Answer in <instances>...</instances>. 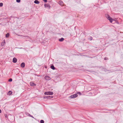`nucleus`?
Here are the masks:
<instances>
[{"label": "nucleus", "instance_id": "412c9836", "mask_svg": "<svg viewBox=\"0 0 123 123\" xmlns=\"http://www.w3.org/2000/svg\"><path fill=\"white\" fill-rule=\"evenodd\" d=\"M43 0V1L45 3L47 2V0Z\"/></svg>", "mask_w": 123, "mask_h": 123}, {"label": "nucleus", "instance_id": "aec40b11", "mask_svg": "<svg viewBox=\"0 0 123 123\" xmlns=\"http://www.w3.org/2000/svg\"><path fill=\"white\" fill-rule=\"evenodd\" d=\"M20 1V0H16V2L18 3H19Z\"/></svg>", "mask_w": 123, "mask_h": 123}, {"label": "nucleus", "instance_id": "7ed1b4c3", "mask_svg": "<svg viewBox=\"0 0 123 123\" xmlns=\"http://www.w3.org/2000/svg\"><path fill=\"white\" fill-rule=\"evenodd\" d=\"M78 96V95L77 94H75L71 95L70 96L71 98H76Z\"/></svg>", "mask_w": 123, "mask_h": 123}, {"label": "nucleus", "instance_id": "ddd939ff", "mask_svg": "<svg viewBox=\"0 0 123 123\" xmlns=\"http://www.w3.org/2000/svg\"><path fill=\"white\" fill-rule=\"evenodd\" d=\"M9 33H7L6 35V38H8L9 36Z\"/></svg>", "mask_w": 123, "mask_h": 123}, {"label": "nucleus", "instance_id": "5701e85b", "mask_svg": "<svg viewBox=\"0 0 123 123\" xmlns=\"http://www.w3.org/2000/svg\"><path fill=\"white\" fill-rule=\"evenodd\" d=\"M1 112V110L0 109V113Z\"/></svg>", "mask_w": 123, "mask_h": 123}, {"label": "nucleus", "instance_id": "9b49d317", "mask_svg": "<svg viewBox=\"0 0 123 123\" xmlns=\"http://www.w3.org/2000/svg\"><path fill=\"white\" fill-rule=\"evenodd\" d=\"M12 93V92L11 91H9L8 92L7 94L8 95H11Z\"/></svg>", "mask_w": 123, "mask_h": 123}, {"label": "nucleus", "instance_id": "39448f33", "mask_svg": "<svg viewBox=\"0 0 123 123\" xmlns=\"http://www.w3.org/2000/svg\"><path fill=\"white\" fill-rule=\"evenodd\" d=\"M58 3L59 5L61 6H63L64 4L63 2L61 0Z\"/></svg>", "mask_w": 123, "mask_h": 123}, {"label": "nucleus", "instance_id": "4be33fe9", "mask_svg": "<svg viewBox=\"0 0 123 123\" xmlns=\"http://www.w3.org/2000/svg\"><path fill=\"white\" fill-rule=\"evenodd\" d=\"M77 93L78 94H79L80 95L81 94V93L80 92H78Z\"/></svg>", "mask_w": 123, "mask_h": 123}, {"label": "nucleus", "instance_id": "9d476101", "mask_svg": "<svg viewBox=\"0 0 123 123\" xmlns=\"http://www.w3.org/2000/svg\"><path fill=\"white\" fill-rule=\"evenodd\" d=\"M50 68L53 70H54L55 69V68L53 65H51L50 66Z\"/></svg>", "mask_w": 123, "mask_h": 123}, {"label": "nucleus", "instance_id": "0eeeda50", "mask_svg": "<svg viewBox=\"0 0 123 123\" xmlns=\"http://www.w3.org/2000/svg\"><path fill=\"white\" fill-rule=\"evenodd\" d=\"M25 63L23 62L22 63H21V64L20 66H21V67L22 68H24V67L25 66Z\"/></svg>", "mask_w": 123, "mask_h": 123}, {"label": "nucleus", "instance_id": "f8f14e48", "mask_svg": "<svg viewBox=\"0 0 123 123\" xmlns=\"http://www.w3.org/2000/svg\"><path fill=\"white\" fill-rule=\"evenodd\" d=\"M53 97L52 96H48L46 97V98L48 99H50L53 98Z\"/></svg>", "mask_w": 123, "mask_h": 123}, {"label": "nucleus", "instance_id": "a878e982", "mask_svg": "<svg viewBox=\"0 0 123 123\" xmlns=\"http://www.w3.org/2000/svg\"><path fill=\"white\" fill-rule=\"evenodd\" d=\"M32 85H36L35 84H34V83H32Z\"/></svg>", "mask_w": 123, "mask_h": 123}, {"label": "nucleus", "instance_id": "f257e3e1", "mask_svg": "<svg viewBox=\"0 0 123 123\" xmlns=\"http://www.w3.org/2000/svg\"><path fill=\"white\" fill-rule=\"evenodd\" d=\"M105 16L110 21V22L112 23L113 20L110 17L109 15L108 14H106Z\"/></svg>", "mask_w": 123, "mask_h": 123}, {"label": "nucleus", "instance_id": "dca6fc26", "mask_svg": "<svg viewBox=\"0 0 123 123\" xmlns=\"http://www.w3.org/2000/svg\"><path fill=\"white\" fill-rule=\"evenodd\" d=\"M12 81V78L8 80V81L9 82H11Z\"/></svg>", "mask_w": 123, "mask_h": 123}, {"label": "nucleus", "instance_id": "f3484780", "mask_svg": "<svg viewBox=\"0 0 123 123\" xmlns=\"http://www.w3.org/2000/svg\"><path fill=\"white\" fill-rule=\"evenodd\" d=\"M3 4L2 3H0V7L2 6H3Z\"/></svg>", "mask_w": 123, "mask_h": 123}, {"label": "nucleus", "instance_id": "1a4fd4ad", "mask_svg": "<svg viewBox=\"0 0 123 123\" xmlns=\"http://www.w3.org/2000/svg\"><path fill=\"white\" fill-rule=\"evenodd\" d=\"M64 40V38L63 37H62L61 38L59 39V41L60 42H62Z\"/></svg>", "mask_w": 123, "mask_h": 123}, {"label": "nucleus", "instance_id": "20e7f679", "mask_svg": "<svg viewBox=\"0 0 123 123\" xmlns=\"http://www.w3.org/2000/svg\"><path fill=\"white\" fill-rule=\"evenodd\" d=\"M45 78L47 80H49L51 79L50 77L48 76H45Z\"/></svg>", "mask_w": 123, "mask_h": 123}, {"label": "nucleus", "instance_id": "f03ea898", "mask_svg": "<svg viewBox=\"0 0 123 123\" xmlns=\"http://www.w3.org/2000/svg\"><path fill=\"white\" fill-rule=\"evenodd\" d=\"M44 94L45 95H51L53 94V93L52 92H45Z\"/></svg>", "mask_w": 123, "mask_h": 123}, {"label": "nucleus", "instance_id": "393cba45", "mask_svg": "<svg viewBox=\"0 0 123 123\" xmlns=\"http://www.w3.org/2000/svg\"><path fill=\"white\" fill-rule=\"evenodd\" d=\"M106 58H105V60H106L107 59H106Z\"/></svg>", "mask_w": 123, "mask_h": 123}, {"label": "nucleus", "instance_id": "b1692460", "mask_svg": "<svg viewBox=\"0 0 123 123\" xmlns=\"http://www.w3.org/2000/svg\"><path fill=\"white\" fill-rule=\"evenodd\" d=\"M29 115L31 117H32V116H31V115H30V114H29Z\"/></svg>", "mask_w": 123, "mask_h": 123}, {"label": "nucleus", "instance_id": "2eb2a0df", "mask_svg": "<svg viewBox=\"0 0 123 123\" xmlns=\"http://www.w3.org/2000/svg\"><path fill=\"white\" fill-rule=\"evenodd\" d=\"M5 40H4V42H2L1 45L2 46H3L4 45V43H5Z\"/></svg>", "mask_w": 123, "mask_h": 123}, {"label": "nucleus", "instance_id": "bb28decb", "mask_svg": "<svg viewBox=\"0 0 123 123\" xmlns=\"http://www.w3.org/2000/svg\"><path fill=\"white\" fill-rule=\"evenodd\" d=\"M20 48V49H22V48Z\"/></svg>", "mask_w": 123, "mask_h": 123}, {"label": "nucleus", "instance_id": "6e6552de", "mask_svg": "<svg viewBox=\"0 0 123 123\" xmlns=\"http://www.w3.org/2000/svg\"><path fill=\"white\" fill-rule=\"evenodd\" d=\"M34 3L36 4H39V2L37 0H36L34 1Z\"/></svg>", "mask_w": 123, "mask_h": 123}, {"label": "nucleus", "instance_id": "a211bd4d", "mask_svg": "<svg viewBox=\"0 0 123 123\" xmlns=\"http://www.w3.org/2000/svg\"><path fill=\"white\" fill-rule=\"evenodd\" d=\"M40 123H44V121L43 120H41L40 121Z\"/></svg>", "mask_w": 123, "mask_h": 123}, {"label": "nucleus", "instance_id": "423d86ee", "mask_svg": "<svg viewBox=\"0 0 123 123\" xmlns=\"http://www.w3.org/2000/svg\"><path fill=\"white\" fill-rule=\"evenodd\" d=\"M17 59L15 57L13 58L12 60V62L14 63L16 62H17Z\"/></svg>", "mask_w": 123, "mask_h": 123}, {"label": "nucleus", "instance_id": "4468645a", "mask_svg": "<svg viewBox=\"0 0 123 123\" xmlns=\"http://www.w3.org/2000/svg\"><path fill=\"white\" fill-rule=\"evenodd\" d=\"M49 5L48 4H44V6L46 7H48Z\"/></svg>", "mask_w": 123, "mask_h": 123}, {"label": "nucleus", "instance_id": "6ab92c4d", "mask_svg": "<svg viewBox=\"0 0 123 123\" xmlns=\"http://www.w3.org/2000/svg\"><path fill=\"white\" fill-rule=\"evenodd\" d=\"M92 39V37H90V38H89V39L90 40V41H91Z\"/></svg>", "mask_w": 123, "mask_h": 123}]
</instances>
